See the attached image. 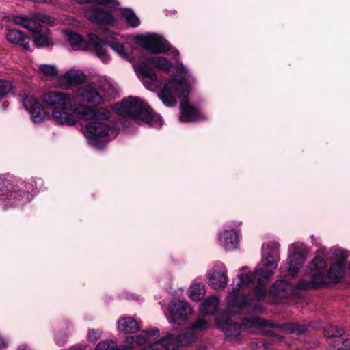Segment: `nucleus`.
<instances>
[{
    "mask_svg": "<svg viewBox=\"0 0 350 350\" xmlns=\"http://www.w3.org/2000/svg\"><path fill=\"white\" fill-rule=\"evenodd\" d=\"M280 244L270 241L262 245V268L247 273L243 268L232 284V291L227 298V310L230 314L243 310H260L258 301L265 294V282L277 269L280 260Z\"/></svg>",
    "mask_w": 350,
    "mask_h": 350,
    "instance_id": "f257e3e1",
    "label": "nucleus"
},
{
    "mask_svg": "<svg viewBox=\"0 0 350 350\" xmlns=\"http://www.w3.org/2000/svg\"><path fill=\"white\" fill-rule=\"evenodd\" d=\"M208 323L204 319H198L192 324L187 331L177 337L172 334L159 338V330L156 327L144 331L141 334L131 336L128 338V342L133 345H142L148 344V348L143 350H159L157 346H161L166 350H175L179 346L187 345L193 342L198 337V333L200 331L206 329Z\"/></svg>",
    "mask_w": 350,
    "mask_h": 350,
    "instance_id": "f03ea898",
    "label": "nucleus"
},
{
    "mask_svg": "<svg viewBox=\"0 0 350 350\" xmlns=\"http://www.w3.org/2000/svg\"><path fill=\"white\" fill-rule=\"evenodd\" d=\"M189 90V85L187 82L185 76L176 79L174 76H172L169 82L161 89L159 96L164 105L166 106H174L176 101V98H183V102L180 105L181 116L180 121L195 122L203 119L202 115L198 109L188 104L187 94Z\"/></svg>",
    "mask_w": 350,
    "mask_h": 350,
    "instance_id": "7ed1b4c3",
    "label": "nucleus"
},
{
    "mask_svg": "<svg viewBox=\"0 0 350 350\" xmlns=\"http://www.w3.org/2000/svg\"><path fill=\"white\" fill-rule=\"evenodd\" d=\"M113 109L120 116L147 124L150 126L160 127L163 121L161 117L155 114L142 100L129 96L122 102L116 103Z\"/></svg>",
    "mask_w": 350,
    "mask_h": 350,
    "instance_id": "20e7f679",
    "label": "nucleus"
},
{
    "mask_svg": "<svg viewBox=\"0 0 350 350\" xmlns=\"http://www.w3.org/2000/svg\"><path fill=\"white\" fill-rule=\"evenodd\" d=\"M345 264L333 262L329 269H327L325 260L316 257L310 264V280H303L297 284L298 288L307 289L322 286L342 277Z\"/></svg>",
    "mask_w": 350,
    "mask_h": 350,
    "instance_id": "39448f33",
    "label": "nucleus"
},
{
    "mask_svg": "<svg viewBox=\"0 0 350 350\" xmlns=\"http://www.w3.org/2000/svg\"><path fill=\"white\" fill-rule=\"evenodd\" d=\"M64 38L74 50H92L103 62L107 63L110 58L107 54V44L98 35L90 33L88 40H85L79 33L65 29L63 31Z\"/></svg>",
    "mask_w": 350,
    "mask_h": 350,
    "instance_id": "423d86ee",
    "label": "nucleus"
},
{
    "mask_svg": "<svg viewBox=\"0 0 350 350\" xmlns=\"http://www.w3.org/2000/svg\"><path fill=\"white\" fill-rule=\"evenodd\" d=\"M217 321L221 330L229 338L237 337L240 334V332L242 329L269 327L271 328V329L266 332L267 334L273 338H278V340L281 339L276 333L275 330L276 327L273 326V323L263 320L257 316L245 318L241 325L232 323L228 319L223 320L219 318H217Z\"/></svg>",
    "mask_w": 350,
    "mask_h": 350,
    "instance_id": "0eeeda50",
    "label": "nucleus"
},
{
    "mask_svg": "<svg viewBox=\"0 0 350 350\" xmlns=\"http://www.w3.org/2000/svg\"><path fill=\"white\" fill-rule=\"evenodd\" d=\"M145 62H141L135 66V70L142 75V82L144 86L151 90L157 89L160 85L154 72L147 65L150 63L153 66L164 71H168L171 67V63L163 57H143Z\"/></svg>",
    "mask_w": 350,
    "mask_h": 350,
    "instance_id": "6e6552de",
    "label": "nucleus"
},
{
    "mask_svg": "<svg viewBox=\"0 0 350 350\" xmlns=\"http://www.w3.org/2000/svg\"><path fill=\"white\" fill-rule=\"evenodd\" d=\"M43 102L51 111H56L64 107H72V99L69 94L62 91H49L44 94Z\"/></svg>",
    "mask_w": 350,
    "mask_h": 350,
    "instance_id": "1a4fd4ad",
    "label": "nucleus"
},
{
    "mask_svg": "<svg viewBox=\"0 0 350 350\" xmlns=\"http://www.w3.org/2000/svg\"><path fill=\"white\" fill-rule=\"evenodd\" d=\"M27 195L23 191H18L16 186L10 181L0 180V199L5 200L7 206H16L23 204Z\"/></svg>",
    "mask_w": 350,
    "mask_h": 350,
    "instance_id": "9d476101",
    "label": "nucleus"
},
{
    "mask_svg": "<svg viewBox=\"0 0 350 350\" xmlns=\"http://www.w3.org/2000/svg\"><path fill=\"white\" fill-rule=\"evenodd\" d=\"M140 45L151 53H162L170 50V44L157 34L140 36L137 38Z\"/></svg>",
    "mask_w": 350,
    "mask_h": 350,
    "instance_id": "9b49d317",
    "label": "nucleus"
},
{
    "mask_svg": "<svg viewBox=\"0 0 350 350\" xmlns=\"http://www.w3.org/2000/svg\"><path fill=\"white\" fill-rule=\"evenodd\" d=\"M12 21L15 25L22 26L35 33H39L41 31V23L51 22L49 17L40 13L32 14L30 17L12 16Z\"/></svg>",
    "mask_w": 350,
    "mask_h": 350,
    "instance_id": "f8f14e48",
    "label": "nucleus"
},
{
    "mask_svg": "<svg viewBox=\"0 0 350 350\" xmlns=\"http://www.w3.org/2000/svg\"><path fill=\"white\" fill-rule=\"evenodd\" d=\"M288 252V271L292 277H295L297 274L299 267L305 260L306 251L302 244L294 243L289 247Z\"/></svg>",
    "mask_w": 350,
    "mask_h": 350,
    "instance_id": "ddd939ff",
    "label": "nucleus"
},
{
    "mask_svg": "<svg viewBox=\"0 0 350 350\" xmlns=\"http://www.w3.org/2000/svg\"><path fill=\"white\" fill-rule=\"evenodd\" d=\"M23 105L31 114V120L35 123L42 122L49 117V114L46 112L44 108L32 95H27L23 98Z\"/></svg>",
    "mask_w": 350,
    "mask_h": 350,
    "instance_id": "4468645a",
    "label": "nucleus"
},
{
    "mask_svg": "<svg viewBox=\"0 0 350 350\" xmlns=\"http://www.w3.org/2000/svg\"><path fill=\"white\" fill-rule=\"evenodd\" d=\"M170 321L180 324V321H185L191 313V308L185 301L176 300L169 305Z\"/></svg>",
    "mask_w": 350,
    "mask_h": 350,
    "instance_id": "2eb2a0df",
    "label": "nucleus"
},
{
    "mask_svg": "<svg viewBox=\"0 0 350 350\" xmlns=\"http://www.w3.org/2000/svg\"><path fill=\"white\" fill-rule=\"evenodd\" d=\"M76 96L81 101L94 105H98L103 101V96L90 85L78 88Z\"/></svg>",
    "mask_w": 350,
    "mask_h": 350,
    "instance_id": "dca6fc26",
    "label": "nucleus"
},
{
    "mask_svg": "<svg viewBox=\"0 0 350 350\" xmlns=\"http://www.w3.org/2000/svg\"><path fill=\"white\" fill-rule=\"evenodd\" d=\"M208 284L214 289H221L226 287L228 282L226 269L222 265L215 267L208 273Z\"/></svg>",
    "mask_w": 350,
    "mask_h": 350,
    "instance_id": "f3484780",
    "label": "nucleus"
},
{
    "mask_svg": "<svg viewBox=\"0 0 350 350\" xmlns=\"http://www.w3.org/2000/svg\"><path fill=\"white\" fill-rule=\"evenodd\" d=\"M85 15L90 21L102 25H110L114 22L111 14L99 8L86 10Z\"/></svg>",
    "mask_w": 350,
    "mask_h": 350,
    "instance_id": "a211bd4d",
    "label": "nucleus"
},
{
    "mask_svg": "<svg viewBox=\"0 0 350 350\" xmlns=\"http://www.w3.org/2000/svg\"><path fill=\"white\" fill-rule=\"evenodd\" d=\"M86 131L92 137L103 138L108 137L113 131L107 123L101 121H93L86 125Z\"/></svg>",
    "mask_w": 350,
    "mask_h": 350,
    "instance_id": "6ab92c4d",
    "label": "nucleus"
},
{
    "mask_svg": "<svg viewBox=\"0 0 350 350\" xmlns=\"http://www.w3.org/2000/svg\"><path fill=\"white\" fill-rule=\"evenodd\" d=\"M72 107H64L51 113L52 119L58 124L72 126L77 122L75 116L70 112Z\"/></svg>",
    "mask_w": 350,
    "mask_h": 350,
    "instance_id": "aec40b11",
    "label": "nucleus"
},
{
    "mask_svg": "<svg viewBox=\"0 0 350 350\" xmlns=\"http://www.w3.org/2000/svg\"><path fill=\"white\" fill-rule=\"evenodd\" d=\"M7 39L10 42L18 44L25 50L29 49V38L20 30L9 29L7 33Z\"/></svg>",
    "mask_w": 350,
    "mask_h": 350,
    "instance_id": "412c9836",
    "label": "nucleus"
},
{
    "mask_svg": "<svg viewBox=\"0 0 350 350\" xmlns=\"http://www.w3.org/2000/svg\"><path fill=\"white\" fill-rule=\"evenodd\" d=\"M59 79L62 84L72 86L82 83L85 79V76L80 70H72L62 75Z\"/></svg>",
    "mask_w": 350,
    "mask_h": 350,
    "instance_id": "4be33fe9",
    "label": "nucleus"
},
{
    "mask_svg": "<svg viewBox=\"0 0 350 350\" xmlns=\"http://www.w3.org/2000/svg\"><path fill=\"white\" fill-rule=\"evenodd\" d=\"M219 241L226 250H232L238 246V236L234 230L224 231L219 237Z\"/></svg>",
    "mask_w": 350,
    "mask_h": 350,
    "instance_id": "5701e85b",
    "label": "nucleus"
},
{
    "mask_svg": "<svg viewBox=\"0 0 350 350\" xmlns=\"http://www.w3.org/2000/svg\"><path fill=\"white\" fill-rule=\"evenodd\" d=\"M118 327L124 333H135L139 329L137 322L132 317L122 318L118 322Z\"/></svg>",
    "mask_w": 350,
    "mask_h": 350,
    "instance_id": "b1692460",
    "label": "nucleus"
},
{
    "mask_svg": "<svg viewBox=\"0 0 350 350\" xmlns=\"http://www.w3.org/2000/svg\"><path fill=\"white\" fill-rule=\"evenodd\" d=\"M219 304V299L216 296L208 297L200 306V311L204 314H211L215 312Z\"/></svg>",
    "mask_w": 350,
    "mask_h": 350,
    "instance_id": "393cba45",
    "label": "nucleus"
},
{
    "mask_svg": "<svg viewBox=\"0 0 350 350\" xmlns=\"http://www.w3.org/2000/svg\"><path fill=\"white\" fill-rule=\"evenodd\" d=\"M205 289L204 285L200 283L192 284L189 289V297L194 301H198L204 297Z\"/></svg>",
    "mask_w": 350,
    "mask_h": 350,
    "instance_id": "a878e982",
    "label": "nucleus"
},
{
    "mask_svg": "<svg viewBox=\"0 0 350 350\" xmlns=\"http://www.w3.org/2000/svg\"><path fill=\"white\" fill-rule=\"evenodd\" d=\"M100 90L102 92L103 96V100H109L116 97L118 92L116 88L111 84L109 81H105L100 86Z\"/></svg>",
    "mask_w": 350,
    "mask_h": 350,
    "instance_id": "bb28decb",
    "label": "nucleus"
},
{
    "mask_svg": "<svg viewBox=\"0 0 350 350\" xmlns=\"http://www.w3.org/2000/svg\"><path fill=\"white\" fill-rule=\"evenodd\" d=\"M38 73L47 79H53L58 75V70L51 64H41L38 68Z\"/></svg>",
    "mask_w": 350,
    "mask_h": 350,
    "instance_id": "cd10ccee",
    "label": "nucleus"
},
{
    "mask_svg": "<svg viewBox=\"0 0 350 350\" xmlns=\"http://www.w3.org/2000/svg\"><path fill=\"white\" fill-rule=\"evenodd\" d=\"M93 110L94 108L80 104L74 108V112L76 114L81 116L85 120H93Z\"/></svg>",
    "mask_w": 350,
    "mask_h": 350,
    "instance_id": "c85d7f7f",
    "label": "nucleus"
},
{
    "mask_svg": "<svg viewBox=\"0 0 350 350\" xmlns=\"http://www.w3.org/2000/svg\"><path fill=\"white\" fill-rule=\"evenodd\" d=\"M121 13L131 27H136L139 25L140 21L132 10L123 8L121 10Z\"/></svg>",
    "mask_w": 350,
    "mask_h": 350,
    "instance_id": "c756f323",
    "label": "nucleus"
},
{
    "mask_svg": "<svg viewBox=\"0 0 350 350\" xmlns=\"http://www.w3.org/2000/svg\"><path fill=\"white\" fill-rule=\"evenodd\" d=\"M348 257L347 253L343 250L338 248H332L329 253V258H332L334 262H340L345 264Z\"/></svg>",
    "mask_w": 350,
    "mask_h": 350,
    "instance_id": "7c9ffc66",
    "label": "nucleus"
},
{
    "mask_svg": "<svg viewBox=\"0 0 350 350\" xmlns=\"http://www.w3.org/2000/svg\"><path fill=\"white\" fill-rule=\"evenodd\" d=\"M34 42L37 46H48L52 44L51 38L48 32L44 33H37L34 36Z\"/></svg>",
    "mask_w": 350,
    "mask_h": 350,
    "instance_id": "2f4dec72",
    "label": "nucleus"
},
{
    "mask_svg": "<svg viewBox=\"0 0 350 350\" xmlns=\"http://www.w3.org/2000/svg\"><path fill=\"white\" fill-rule=\"evenodd\" d=\"M278 329L286 333L296 334H301L305 331L304 326L295 323L286 324L280 327H278Z\"/></svg>",
    "mask_w": 350,
    "mask_h": 350,
    "instance_id": "473e14b6",
    "label": "nucleus"
},
{
    "mask_svg": "<svg viewBox=\"0 0 350 350\" xmlns=\"http://www.w3.org/2000/svg\"><path fill=\"white\" fill-rule=\"evenodd\" d=\"M96 350H130L126 347H118L112 341H104L99 342Z\"/></svg>",
    "mask_w": 350,
    "mask_h": 350,
    "instance_id": "72a5a7b5",
    "label": "nucleus"
},
{
    "mask_svg": "<svg viewBox=\"0 0 350 350\" xmlns=\"http://www.w3.org/2000/svg\"><path fill=\"white\" fill-rule=\"evenodd\" d=\"M110 117V111L106 108H97L93 110V120H105Z\"/></svg>",
    "mask_w": 350,
    "mask_h": 350,
    "instance_id": "f704fd0d",
    "label": "nucleus"
},
{
    "mask_svg": "<svg viewBox=\"0 0 350 350\" xmlns=\"http://www.w3.org/2000/svg\"><path fill=\"white\" fill-rule=\"evenodd\" d=\"M289 288V284L286 280L276 281L272 286V291L280 295L282 292H285Z\"/></svg>",
    "mask_w": 350,
    "mask_h": 350,
    "instance_id": "c9c22d12",
    "label": "nucleus"
},
{
    "mask_svg": "<svg viewBox=\"0 0 350 350\" xmlns=\"http://www.w3.org/2000/svg\"><path fill=\"white\" fill-rule=\"evenodd\" d=\"M324 335L327 338H334L341 336L343 330L333 325H329L324 328Z\"/></svg>",
    "mask_w": 350,
    "mask_h": 350,
    "instance_id": "e433bc0d",
    "label": "nucleus"
},
{
    "mask_svg": "<svg viewBox=\"0 0 350 350\" xmlns=\"http://www.w3.org/2000/svg\"><path fill=\"white\" fill-rule=\"evenodd\" d=\"M79 3H90L94 2L103 5L116 7L118 5V2L116 0H78Z\"/></svg>",
    "mask_w": 350,
    "mask_h": 350,
    "instance_id": "4c0bfd02",
    "label": "nucleus"
},
{
    "mask_svg": "<svg viewBox=\"0 0 350 350\" xmlns=\"http://www.w3.org/2000/svg\"><path fill=\"white\" fill-rule=\"evenodd\" d=\"M12 89V84L7 80H0V96L6 95Z\"/></svg>",
    "mask_w": 350,
    "mask_h": 350,
    "instance_id": "58836bf2",
    "label": "nucleus"
},
{
    "mask_svg": "<svg viewBox=\"0 0 350 350\" xmlns=\"http://www.w3.org/2000/svg\"><path fill=\"white\" fill-rule=\"evenodd\" d=\"M252 350H272L271 345L265 340H258L252 344Z\"/></svg>",
    "mask_w": 350,
    "mask_h": 350,
    "instance_id": "ea45409f",
    "label": "nucleus"
},
{
    "mask_svg": "<svg viewBox=\"0 0 350 350\" xmlns=\"http://www.w3.org/2000/svg\"><path fill=\"white\" fill-rule=\"evenodd\" d=\"M111 48L115 51L120 56L124 58L127 57V54L122 44L118 42H112L110 44Z\"/></svg>",
    "mask_w": 350,
    "mask_h": 350,
    "instance_id": "a19ab883",
    "label": "nucleus"
},
{
    "mask_svg": "<svg viewBox=\"0 0 350 350\" xmlns=\"http://www.w3.org/2000/svg\"><path fill=\"white\" fill-rule=\"evenodd\" d=\"M336 342L337 344H335L334 346L338 350H350V339L342 340L341 338H339Z\"/></svg>",
    "mask_w": 350,
    "mask_h": 350,
    "instance_id": "79ce46f5",
    "label": "nucleus"
},
{
    "mask_svg": "<svg viewBox=\"0 0 350 350\" xmlns=\"http://www.w3.org/2000/svg\"><path fill=\"white\" fill-rule=\"evenodd\" d=\"M101 335V332L99 330H91L88 335V340L90 342H96Z\"/></svg>",
    "mask_w": 350,
    "mask_h": 350,
    "instance_id": "37998d69",
    "label": "nucleus"
},
{
    "mask_svg": "<svg viewBox=\"0 0 350 350\" xmlns=\"http://www.w3.org/2000/svg\"><path fill=\"white\" fill-rule=\"evenodd\" d=\"M6 347V342L4 339L0 337V350L4 349Z\"/></svg>",
    "mask_w": 350,
    "mask_h": 350,
    "instance_id": "c03bdc74",
    "label": "nucleus"
},
{
    "mask_svg": "<svg viewBox=\"0 0 350 350\" xmlns=\"http://www.w3.org/2000/svg\"><path fill=\"white\" fill-rule=\"evenodd\" d=\"M18 350H29V349H27V347L26 346L23 345V346L19 347Z\"/></svg>",
    "mask_w": 350,
    "mask_h": 350,
    "instance_id": "a18cd8bd",
    "label": "nucleus"
},
{
    "mask_svg": "<svg viewBox=\"0 0 350 350\" xmlns=\"http://www.w3.org/2000/svg\"><path fill=\"white\" fill-rule=\"evenodd\" d=\"M172 53L174 55H178V51L176 49H173L172 51Z\"/></svg>",
    "mask_w": 350,
    "mask_h": 350,
    "instance_id": "49530a36",
    "label": "nucleus"
},
{
    "mask_svg": "<svg viewBox=\"0 0 350 350\" xmlns=\"http://www.w3.org/2000/svg\"><path fill=\"white\" fill-rule=\"evenodd\" d=\"M179 70H180L183 72L185 73V70L183 69V68H179Z\"/></svg>",
    "mask_w": 350,
    "mask_h": 350,
    "instance_id": "de8ad7c7",
    "label": "nucleus"
}]
</instances>
